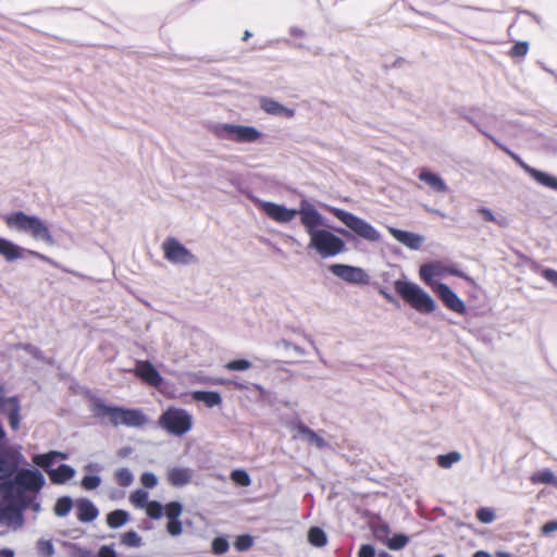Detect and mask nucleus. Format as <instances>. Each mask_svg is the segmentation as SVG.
<instances>
[{"label": "nucleus", "mask_w": 557, "mask_h": 557, "mask_svg": "<svg viewBox=\"0 0 557 557\" xmlns=\"http://www.w3.org/2000/svg\"><path fill=\"white\" fill-rule=\"evenodd\" d=\"M299 215L310 237L309 248L314 249L322 258L334 257L345 251L346 245L342 238L327 230L319 228L324 221L313 205L302 200L299 206Z\"/></svg>", "instance_id": "nucleus-1"}, {"label": "nucleus", "mask_w": 557, "mask_h": 557, "mask_svg": "<svg viewBox=\"0 0 557 557\" xmlns=\"http://www.w3.org/2000/svg\"><path fill=\"white\" fill-rule=\"evenodd\" d=\"M4 221L8 227L26 233L36 240L45 242L50 246L55 243L48 225L36 215H27L22 211H17L8 214Z\"/></svg>", "instance_id": "nucleus-2"}, {"label": "nucleus", "mask_w": 557, "mask_h": 557, "mask_svg": "<svg viewBox=\"0 0 557 557\" xmlns=\"http://www.w3.org/2000/svg\"><path fill=\"white\" fill-rule=\"evenodd\" d=\"M96 414L108 417L113 426L141 428L147 423L146 416L139 409L108 406L102 403L96 405Z\"/></svg>", "instance_id": "nucleus-3"}, {"label": "nucleus", "mask_w": 557, "mask_h": 557, "mask_svg": "<svg viewBox=\"0 0 557 557\" xmlns=\"http://www.w3.org/2000/svg\"><path fill=\"white\" fill-rule=\"evenodd\" d=\"M394 288L395 292L418 312L431 313L435 310V302L432 297L418 285L398 280L394 283Z\"/></svg>", "instance_id": "nucleus-4"}, {"label": "nucleus", "mask_w": 557, "mask_h": 557, "mask_svg": "<svg viewBox=\"0 0 557 557\" xmlns=\"http://www.w3.org/2000/svg\"><path fill=\"white\" fill-rule=\"evenodd\" d=\"M158 424L169 434L183 436L191 430L193 417L187 410L172 406L159 417Z\"/></svg>", "instance_id": "nucleus-5"}, {"label": "nucleus", "mask_w": 557, "mask_h": 557, "mask_svg": "<svg viewBox=\"0 0 557 557\" xmlns=\"http://www.w3.org/2000/svg\"><path fill=\"white\" fill-rule=\"evenodd\" d=\"M211 132L219 139L236 143H255L262 137V134L257 128L236 124H218L211 128Z\"/></svg>", "instance_id": "nucleus-6"}, {"label": "nucleus", "mask_w": 557, "mask_h": 557, "mask_svg": "<svg viewBox=\"0 0 557 557\" xmlns=\"http://www.w3.org/2000/svg\"><path fill=\"white\" fill-rule=\"evenodd\" d=\"M332 214L344 223L349 230H351L359 237L368 242H379L381 238L380 233L367 221L359 216L354 215L343 209L333 208Z\"/></svg>", "instance_id": "nucleus-7"}, {"label": "nucleus", "mask_w": 557, "mask_h": 557, "mask_svg": "<svg viewBox=\"0 0 557 557\" xmlns=\"http://www.w3.org/2000/svg\"><path fill=\"white\" fill-rule=\"evenodd\" d=\"M488 138L505 153H507L525 173H528L532 178H534L539 184L550 188L553 190H557V177L553 176L548 173L534 169L527 164L517 153L512 152L502 143H499L495 137L487 135Z\"/></svg>", "instance_id": "nucleus-8"}, {"label": "nucleus", "mask_w": 557, "mask_h": 557, "mask_svg": "<svg viewBox=\"0 0 557 557\" xmlns=\"http://www.w3.org/2000/svg\"><path fill=\"white\" fill-rule=\"evenodd\" d=\"M24 253L34 257L36 259H39L44 262H47L55 268L59 267V264L49 258L46 255H42L35 250L24 249L17 245H15L13 242L0 237V256H2L7 261L11 262L16 259H20L24 256Z\"/></svg>", "instance_id": "nucleus-9"}, {"label": "nucleus", "mask_w": 557, "mask_h": 557, "mask_svg": "<svg viewBox=\"0 0 557 557\" xmlns=\"http://www.w3.org/2000/svg\"><path fill=\"white\" fill-rule=\"evenodd\" d=\"M164 258L174 264H190L196 261L195 256L176 238L168 237L162 244Z\"/></svg>", "instance_id": "nucleus-10"}, {"label": "nucleus", "mask_w": 557, "mask_h": 557, "mask_svg": "<svg viewBox=\"0 0 557 557\" xmlns=\"http://www.w3.org/2000/svg\"><path fill=\"white\" fill-rule=\"evenodd\" d=\"M253 202L269 219L281 224L289 223L299 214V209H288L275 202L260 199H255Z\"/></svg>", "instance_id": "nucleus-11"}, {"label": "nucleus", "mask_w": 557, "mask_h": 557, "mask_svg": "<svg viewBox=\"0 0 557 557\" xmlns=\"http://www.w3.org/2000/svg\"><path fill=\"white\" fill-rule=\"evenodd\" d=\"M20 462L18 450L0 444V481L10 479L17 471Z\"/></svg>", "instance_id": "nucleus-12"}, {"label": "nucleus", "mask_w": 557, "mask_h": 557, "mask_svg": "<svg viewBox=\"0 0 557 557\" xmlns=\"http://www.w3.org/2000/svg\"><path fill=\"white\" fill-rule=\"evenodd\" d=\"M15 473V484L25 491L38 492L45 484L44 475L38 470L22 469Z\"/></svg>", "instance_id": "nucleus-13"}, {"label": "nucleus", "mask_w": 557, "mask_h": 557, "mask_svg": "<svg viewBox=\"0 0 557 557\" xmlns=\"http://www.w3.org/2000/svg\"><path fill=\"white\" fill-rule=\"evenodd\" d=\"M134 374L145 384L152 387H160L163 383V377L156 367L148 360L136 361Z\"/></svg>", "instance_id": "nucleus-14"}, {"label": "nucleus", "mask_w": 557, "mask_h": 557, "mask_svg": "<svg viewBox=\"0 0 557 557\" xmlns=\"http://www.w3.org/2000/svg\"><path fill=\"white\" fill-rule=\"evenodd\" d=\"M433 290L443 301L446 308L458 313L465 314L467 311L465 302L453 292L448 285L444 283H437Z\"/></svg>", "instance_id": "nucleus-15"}, {"label": "nucleus", "mask_w": 557, "mask_h": 557, "mask_svg": "<svg viewBox=\"0 0 557 557\" xmlns=\"http://www.w3.org/2000/svg\"><path fill=\"white\" fill-rule=\"evenodd\" d=\"M330 271L343 281L351 284H366L368 283V275L361 268H356L347 264H332Z\"/></svg>", "instance_id": "nucleus-16"}, {"label": "nucleus", "mask_w": 557, "mask_h": 557, "mask_svg": "<svg viewBox=\"0 0 557 557\" xmlns=\"http://www.w3.org/2000/svg\"><path fill=\"white\" fill-rule=\"evenodd\" d=\"M0 523H5L8 525L15 524L16 527H21L23 524V513L21 508L13 502L7 503V496H4L0 504Z\"/></svg>", "instance_id": "nucleus-17"}, {"label": "nucleus", "mask_w": 557, "mask_h": 557, "mask_svg": "<svg viewBox=\"0 0 557 557\" xmlns=\"http://www.w3.org/2000/svg\"><path fill=\"white\" fill-rule=\"evenodd\" d=\"M388 232L396 240L404 244L405 246H407L410 249L417 250L422 245V237L414 233L394 228V227H389Z\"/></svg>", "instance_id": "nucleus-18"}, {"label": "nucleus", "mask_w": 557, "mask_h": 557, "mask_svg": "<svg viewBox=\"0 0 557 557\" xmlns=\"http://www.w3.org/2000/svg\"><path fill=\"white\" fill-rule=\"evenodd\" d=\"M260 107L264 112L271 115H282L288 119L295 115L293 109L286 108L271 98H261Z\"/></svg>", "instance_id": "nucleus-19"}, {"label": "nucleus", "mask_w": 557, "mask_h": 557, "mask_svg": "<svg viewBox=\"0 0 557 557\" xmlns=\"http://www.w3.org/2000/svg\"><path fill=\"white\" fill-rule=\"evenodd\" d=\"M76 508H77V519L81 522H85V523L91 522L99 515V511L96 508V506L89 499H86V498L78 499L76 503Z\"/></svg>", "instance_id": "nucleus-20"}, {"label": "nucleus", "mask_w": 557, "mask_h": 557, "mask_svg": "<svg viewBox=\"0 0 557 557\" xmlns=\"http://www.w3.org/2000/svg\"><path fill=\"white\" fill-rule=\"evenodd\" d=\"M166 476L172 486H184L191 481L193 471L188 468L174 467L169 469Z\"/></svg>", "instance_id": "nucleus-21"}, {"label": "nucleus", "mask_w": 557, "mask_h": 557, "mask_svg": "<svg viewBox=\"0 0 557 557\" xmlns=\"http://www.w3.org/2000/svg\"><path fill=\"white\" fill-rule=\"evenodd\" d=\"M419 274L421 280L429 286H433V277L445 274L444 265L441 262L425 263L420 267Z\"/></svg>", "instance_id": "nucleus-22"}, {"label": "nucleus", "mask_w": 557, "mask_h": 557, "mask_svg": "<svg viewBox=\"0 0 557 557\" xmlns=\"http://www.w3.org/2000/svg\"><path fill=\"white\" fill-rule=\"evenodd\" d=\"M419 180L424 182L432 190L444 194L447 191V185L438 174L432 173L428 170H422L419 173Z\"/></svg>", "instance_id": "nucleus-23"}, {"label": "nucleus", "mask_w": 557, "mask_h": 557, "mask_svg": "<svg viewBox=\"0 0 557 557\" xmlns=\"http://www.w3.org/2000/svg\"><path fill=\"white\" fill-rule=\"evenodd\" d=\"M74 474V469L67 465H60L57 469L48 470L49 479L53 484H64L71 480Z\"/></svg>", "instance_id": "nucleus-24"}, {"label": "nucleus", "mask_w": 557, "mask_h": 557, "mask_svg": "<svg viewBox=\"0 0 557 557\" xmlns=\"http://www.w3.org/2000/svg\"><path fill=\"white\" fill-rule=\"evenodd\" d=\"M193 398L197 401H202L209 408L221 405L222 397L218 392L211 391H196L193 393Z\"/></svg>", "instance_id": "nucleus-25"}, {"label": "nucleus", "mask_w": 557, "mask_h": 557, "mask_svg": "<svg viewBox=\"0 0 557 557\" xmlns=\"http://www.w3.org/2000/svg\"><path fill=\"white\" fill-rule=\"evenodd\" d=\"M57 457L64 458V455L59 451L52 450L47 454L34 456L33 462L48 472V470H51L50 466L52 465Z\"/></svg>", "instance_id": "nucleus-26"}, {"label": "nucleus", "mask_w": 557, "mask_h": 557, "mask_svg": "<svg viewBox=\"0 0 557 557\" xmlns=\"http://www.w3.org/2000/svg\"><path fill=\"white\" fill-rule=\"evenodd\" d=\"M129 516L127 511L122 509H115L107 515V523L111 529H117L124 525Z\"/></svg>", "instance_id": "nucleus-27"}, {"label": "nucleus", "mask_w": 557, "mask_h": 557, "mask_svg": "<svg viewBox=\"0 0 557 557\" xmlns=\"http://www.w3.org/2000/svg\"><path fill=\"white\" fill-rule=\"evenodd\" d=\"M296 430L300 435L305 436L309 443L314 444L317 447L322 448L325 446V441L307 425L299 423L296 425Z\"/></svg>", "instance_id": "nucleus-28"}, {"label": "nucleus", "mask_w": 557, "mask_h": 557, "mask_svg": "<svg viewBox=\"0 0 557 557\" xmlns=\"http://www.w3.org/2000/svg\"><path fill=\"white\" fill-rule=\"evenodd\" d=\"M308 541L315 547H322L326 545L327 537L325 532L319 527H312L308 531Z\"/></svg>", "instance_id": "nucleus-29"}, {"label": "nucleus", "mask_w": 557, "mask_h": 557, "mask_svg": "<svg viewBox=\"0 0 557 557\" xmlns=\"http://www.w3.org/2000/svg\"><path fill=\"white\" fill-rule=\"evenodd\" d=\"M72 507L73 500L70 497H60L54 505V513L58 517H64L71 511Z\"/></svg>", "instance_id": "nucleus-30"}, {"label": "nucleus", "mask_w": 557, "mask_h": 557, "mask_svg": "<svg viewBox=\"0 0 557 557\" xmlns=\"http://www.w3.org/2000/svg\"><path fill=\"white\" fill-rule=\"evenodd\" d=\"M461 459V455L457 451H450L445 455H440L437 457V465L443 469L450 468L454 463L458 462Z\"/></svg>", "instance_id": "nucleus-31"}, {"label": "nucleus", "mask_w": 557, "mask_h": 557, "mask_svg": "<svg viewBox=\"0 0 557 557\" xmlns=\"http://www.w3.org/2000/svg\"><path fill=\"white\" fill-rule=\"evenodd\" d=\"M114 478L116 483L122 487H127L133 483L134 476L126 468H120L115 471Z\"/></svg>", "instance_id": "nucleus-32"}, {"label": "nucleus", "mask_w": 557, "mask_h": 557, "mask_svg": "<svg viewBox=\"0 0 557 557\" xmlns=\"http://www.w3.org/2000/svg\"><path fill=\"white\" fill-rule=\"evenodd\" d=\"M554 474L550 470L545 469L539 472H535L531 475V482L534 484H550L554 482Z\"/></svg>", "instance_id": "nucleus-33"}, {"label": "nucleus", "mask_w": 557, "mask_h": 557, "mask_svg": "<svg viewBox=\"0 0 557 557\" xmlns=\"http://www.w3.org/2000/svg\"><path fill=\"white\" fill-rule=\"evenodd\" d=\"M231 479L240 486H248L251 483L249 474L240 469L232 471Z\"/></svg>", "instance_id": "nucleus-34"}, {"label": "nucleus", "mask_w": 557, "mask_h": 557, "mask_svg": "<svg viewBox=\"0 0 557 557\" xmlns=\"http://www.w3.org/2000/svg\"><path fill=\"white\" fill-rule=\"evenodd\" d=\"M252 545H253V539L249 534H243V535L237 536V539L234 543L235 548L239 552L248 550L249 548L252 547Z\"/></svg>", "instance_id": "nucleus-35"}, {"label": "nucleus", "mask_w": 557, "mask_h": 557, "mask_svg": "<svg viewBox=\"0 0 557 557\" xmlns=\"http://www.w3.org/2000/svg\"><path fill=\"white\" fill-rule=\"evenodd\" d=\"M122 544L137 547L141 544V537L135 531H127L122 535Z\"/></svg>", "instance_id": "nucleus-36"}, {"label": "nucleus", "mask_w": 557, "mask_h": 557, "mask_svg": "<svg viewBox=\"0 0 557 557\" xmlns=\"http://www.w3.org/2000/svg\"><path fill=\"white\" fill-rule=\"evenodd\" d=\"M528 51L529 44L527 41H518L509 50V55L511 58H522L528 53Z\"/></svg>", "instance_id": "nucleus-37"}, {"label": "nucleus", "mask_w": 557, "mask_h": 557, "mask_svg": "<svg viewBox=\"0 0 557 557\" xmlns=\"http://www.w3.org/2000/svg\"><path fill=\"white\" fill-rule=\"evenodd\" d=\"M224 367L228 371H245L251 367V362L245 359H236L228 361Z\"/></svg>", "instance_id": "nucleus-38"}, {"label": "nucleus", "mask_w": 557, "mask_h": 557, "mask_svg": "<svg viewBox=\"0 0 557 557\" xmlns=\"http://www.w3.org/2000/svg\"><path fill=\"white\" fill-rule=\"evenodd\" d=\"M165 516L168 519H177L182 513V505L177 502H171L164 507Z\"/></svg>", "instance_id": "nucleus-39"}, {"label": "nucleus", "mask_w": 557, "mask_h": 557, "mask_svg": "<svg viewBox=\"0 0 557 557\" xmlns=\"http://www.w3.org/2000/svg\"><path fill=\"white\" fill-rule=\"evenodd\" d=\"M163 507L160 503L151 500L147 503L146 512L151 519H159L162 516Z\"/></svg>", "instance_id": "nucleus-40"}, {"label": "nucleus", "mask_w": 557, "mask_h": 557, "mask_svg": "<svg viewBox=\"0 0 557 557\" xmlns=\"http://www.w3.org/2000/svg\"><path fill=\"white\" fill-rule=\"evenodd\" d=\"M476 518L482 523H491L495 520V512L491 508L481 507L476 511Z\"/></svg>", "instance_id": "nucleus-41"}, {"label": "nucleus", "mask_w": 557, "mask_h": 557, "mask_svg": "<svg viewBox=\"0 0 557 557\" xmlns=\"http://www.w3.org/2000/svg\"><path fill=\"white\" fill-rule=\"evenodd\" d=\"M228 542L224 537H215L212 541L211 548L215 555L225 554L228 550Z\"/></svg>", "instance_id": "nucleus-42"}, {"label": "nucleus", "mask_w": 557, "mask_h": 557, "mask_svg": "<svg viewBox=\"0 0 557 557\" xmlns=\"http://www.w3.org/2000/svg\"><path fill=\"white\" fill-rule=\"evenodd\" d=\"M147 499H148V494H147V492H145L143 490H136L131 495V502L137 507L147 506V503H149Z\"/></svg>", "instance_id": "nucleus-43"}, {"label": "nucleus", "mask_w": 557, "mask_h": 557, "mask_svg": "<svg viewBox=\"0 0 557 557\" xmlns=\"http://www.w3.org/2000/svg\"><path fill=\"white\" fill-rule=\"evenodd\" d=\"M408 543V537L404 534H396L388 540L387 546L391 549H401Z\"/></svg>", "instance_id": "nucleus-44"}, {"label": "nucleus", "mask_w": 557, "mask_h": 557, "mask_svg": "<svg viewBox=\"0 0 557 557\" xmlns=\"http://www.w3.org/2000/svg\"><path fill=\"white\" fill-rule=\"evenodd\" d=\"M101 483V480L97 475H86L82 480V486L85 490H95L97 488Z\"/></svg>", "instance_id": "nucleus-45"}, {"label": "nucleus", "mask_w": 557, "mask_h": 557, "mask_svg": "<svg viewBox=\"0 0 557 557\" xmlns=\"http://www.w3.org/2000/svg\"><path fill=\"white\" fill-rule=\"evenodd\" d=\"M444 271H445V274L458 276L467 282L473 283V280L470 276H468L466 273L460 271L455 264H451L448 267L444 265Z\"/></svg>", "instance_id": "nucleus-46"}, {"label": "nucleus", "mask_w": 557, "mask_h": 557, "mask_svg": "<svg viewBox=\"0 0 557 557\" xmlns=\"http://www.w3.org/2000/svg\"><path fill=\"white\" fill-rule=\"evenodd\" d=\"M166 530L172 536H177L182 533V522L177 519H170L166 524Z\"/></svg>", "instance_id": "nucleus-47"}, {"label": "nucleus", "mask_w": 557, "mask_h": 557, "mask_svg": "<svg viewBox=\"0 0 557 557\" xmlns=\"http://www.w3.org/2000/svg\"><path fill=\"white\" fill-rule=\"evenodd\" d=\"M141 484L147 488H153L157 483V476L153 473L145 472L140 476Z\"/></svg>", "instance_id": "nucleus-48"}, {"label": "nucleus", "mask_w": 557, "mask_h": 557, "mask_svg": "<svg viewBox=\"0 0 557 557\" xmlns=\"http://www.w3.org/2000/svg\"><path fill=\"white\" fill-rule=\"evenodd\" d=\"M8 418H9L10 426H11L13 430H17V429H18V425H20V409H18L17 407H15L14 409H12V410L9 412Z\"/></svg>", "instance_id": "nucleus-49"}, {"label": "nucleus", "mask_w": 557, "mask_h": 557, "mask_svg": "<svg viewBox=\"0 0 557 557\" xmlns=\"http://www.w3.org/2000/svg\"><path fill=\"white\" fill-rule=\"evenodd\" d=\"M358 557H375V550L372 545L363 544L359 548Z\"/></svg>", "instance_id": "nucleus-50"}, {"label": "nucleus", "mask_w": 557, "mask_h": 557, "mask_svg": "<svg viewBox=\"0 0 557 557\" xmlns=\"http://www.w3.org/2000/svg\"><path fill=\"white\" fill-rule=\"evenodd\" d=\"M542 276L548 282L557 286V271L553 269H545L542 271Z\"/></svg>", "instance_id": "nucleus-51"}, {"label": "nucleus", "mask_w": 557, "mask_h": 557, "mask_svg": "<svg viewBox=\"0 0 557 557\" xmlns=\"http://www.w3.org/2000/svg\"><path fill=\"white\" fill-rule=\"evenodd\" d=\"M555 531H557V520L548 521L541 528V532L543 535H549Z\"/></svg>", "instance_id": "nucleus-52"}, {"label": "nucleus", "mask_w": 557, "mask_h": 557, "mask_svg": "<svg viewBox=\"0 0 557 557\" xmlns=\"http://www.w3.org/2000/svg\"><path fill=\"white\" fill-rule=\"evenodd\" d=\"M38 547L47 556H50L53 554V546H52L51 542H49V541H40L38 543Z\"/></svg>", "instance_id": "nucleus-53"}, {"label": "nucleus", "mask_w": 557, "mask_h": 557, "mask_svg": "<svg viewBox=\"0 0 557 557\" xmlns=\"http://www.w3.org/2000/svg\"><path fill=\"white\" fill-rule=\"evenodd\" d=\"M479 213L482 215V218L486 221V222H495V216L493 214V212L487 209V208H481L479 210Z\"/></svg>", "instance_id": "nucleus-54"}, {"label": "nucleus", "mask_w": 557, "mask_h": 557, "mask_svg": "<svg viewBox=\"0 0 557 557\" xmlns=\"http://www.w3.org/2000/svg\"><path fill=\"white\" fill-rule=\"evenodd\" d=\"M99 557H116V554L110 546H102L99 550Z\"/></svg>", "instance_id": "nucleus-55"}, {"label": "nucleus", "mask_w": 557, "mask_h": 557, "mask_svg": "<svg viewBox=\"0 0 557 557\" xmlns=\"http://www.w3.org/2000/svg\"><path fill=\"white\" fill-rule=\"evenodd\" d=\"M0 557H14V553L9 548H3L0 549Z\"/></svg>", "instance_id": "nucleus-56"}, {"label": "nucleus", "mask_w": 557, "mask_h": 557, "mask_svg": "<svg viewBox=\"0 0 557 557\" xmlns=\"http://www.w3.org/2000/svg\"><path fill=\"white\" fill-rule=\"evenodd\" d=\"M473 557H492L487 552L484 550H478L474 553Z\"/></svg>", "instance_id": "nucleus-57"}, {"label": "nucleus", "mask_w": 557, "mask_h": 557, "mask_svg": "<svg viewBox=\"0 0 557 557\" xmlns=\"http://www.w3.org/2000/svg\"><path fill=\"white\" fill-rule=\"evenodd\" d=\"M250 36H251V33H250V32H248V30H246V32L244 33L243 40H244V41L248 40V38H249Z\"/></svg>", "instance_id": "nucleus-58"}, {"label": "nucleus", "mask_w": 557, "mask_h": 557, "mask_svg": "<svg viewBox=\"0 0 557 557\" xmlns=\"http://www.w3.org/2000/svg\"><path fill=\"white\" fill-rule=\"evenodd\" d=\"M232 384H233L236 388H238V389H243V388H245V386H244L243 384H239V383H233V382H232Z\"/></svg>", "instance_id": "nucleus-59"}, {"label": "nucleus", "mask_w": 557, "mask_h": 557, "mask_svg": "<svg viewBox=\"0 0 557 557\" xmlns=\"http://www.w3.org/2000/svg\"><path fill=\"white\" fill-rule=\"evenodd\" d=\"M380 557H391V556L387 554H382V555H380Z\"/></svg>", "instance_id": "nucleus-60"}, {"label": "nucleus", "mask_w": 557, "mask_h": 557, "mask_svg": "<svg viewBox=\"0 0 557 557\" xmlns=\"http://www.w3.org/2000/svg\"><path fill=\"white\" fill-rule=\"evenodd\" d=\"M498 556L499 557H508V555H506V554H499Z\"/></svg>", "instance_id": "nucleus-61"}, {"label": "nucleus", "mask_w": 557, "mask_h": 557, "mask_svg": "<svg viewBox=\"0 0 557 557\" xmlns=\"http://www.w3.org/2000/svg\"><path fill=\"white\" fill-rule=\"evenodd\" d=\"M434 557H444L443 555H435Z\"/></svg>", "instance_id": "nucleus-62"}]
</instances>
